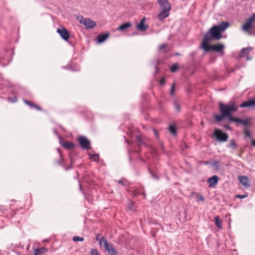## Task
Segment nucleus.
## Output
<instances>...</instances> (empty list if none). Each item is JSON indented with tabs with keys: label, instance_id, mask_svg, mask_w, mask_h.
I'll use <instances>...</instances> for the list:
<instances>
[{
	"label": "nucleus",
	"instance_id": "f257e3e1",
	"mask_svg": "<svg viewBox=\"0 0 255 255\" xmlns=\"http://www.w3.org/2000/svg\"><path fill=\"white\" fill-rule=\"evenodd\" d=\"M219 109L221 115H215L214 118L216 121L220 122L228 116H230L232 113L238 110V107L234 102L231 101L228 104H224L222 103L219 104Z\"/></svg>",
	"mask_w": 255,
	"mask_h": 255
},
{
	"label": "nucleus",
	"instance_id": "f03ea898",
	"mask_svg": "<svg viewBox=\"0 0 255 255\" xmlns=\"http://www.w3.org/2000/svg\"><path fill=\"white\" fill-rule=\"evenodd\" d=\"M230 25L228 22H222L218 25L213 26L204 36L210 40H219L222 38L221 32H224Z\"/></svg>",
	"mask_w": 255,
	"mask_h": 255
},
{
	"label": "nucleus",
	"instance_id": "7ed1b4c3",
	"mask_svg": "<svg viewBox=\"0 0 255 255\" xmlns=\"http://www.w3.org/2000/svg\"><path fill=\"white\" fill-rule=\"evenodd\" d=\"M255 21V13L252 14L243 25L242 29L246 32H248L249 34H252L250 30L253 28V23Z\"/></svg>",
	"mask_w": 255,
	"mask_h": 255
},
{
	"label": "nucleus",
	"instance_id": "20e7f679",
	"mask_svg": "<svg viewBox=\"0 0 255 255\" xmlns=\"http://www.w3.org/2000/svg\"><path fill=\"white\" fill-rule=\"evenodd\" d=\"M104 246L105 249L109 253L110 255H118V252L114 248L113 244L108 242V240H105L103 238Z\"/></svg>",
	"mask_w": 255,
	"mask_h": 255
},
{
	"label": "nucleus",
	"instance_id": "39448f33",
	"mask_svg": "<svg viewBox=\"0 0 255 255\" xmlns=\"http://www.w3.org/2000/svg\"><path fill=\"white\" fill-rule=\"evenodd\" d=\"M214 135L216 137L217 140L219 141H226L227 140L229 137L227 133L223 132L219 129H215Z\"/></svg>",
	"mask_w": 255,
	"mask_h": 255
},
{
	"label": "nucleus",
	"instance_id": "423d86ee",
	"mask_svg": "<svg viewBox=\"0 0 255 255\" xmlns=\"http://www.w3.org/2000/svg\"><path fill=\"white\" fill-rule=\"evenodd\" d=\"M81 18H83L81 16ZM83 23L87 28H92L96 26V22L89 18H81V23Z\"/></svg>",
	"mask_w": 255,
	"mask_h": 255
},
{
	"label": "nucleus",
	"instance_id": "0eeeda50",
	"mask_svg": "<svg viewBox=\"0 0 255 255\" xmlns=\"http://www.w3.org/2000/svg\"><path fill=\"white\" fill-rule=\"evenodd\" d=\"M57 32L60 34L63 39L67 41L70 37V33L68 30L65 27L61 26L57 29Z\"/></svg>",
	"mask_w": 255,
	"mask_h": 255
},
{
	"label": "nucleus",
	"instance_id": "6e6552de",
	"mask_svg": "<svg viewBox=\"0 0 255 255\" xmlns=\"http://www.w3.org/2000/svg\"><path fill=\"white\" fill-rule=\"evenodd\" d=\"M81 147L86 150L92 149L90 141L84 136L81 135Z\"/></svg>",
	"mask_w": 255,
	"mask_h": 255
},
{
	"label": "nucleus",
	"instance_id": "1a4fd4ad",
	"mask_svg": "<svg viewBox=\"0 0 255 255\" xmlns=\"http://www.w3.org/2000/svg\"><path fill=\"white\" fill-rule=\"evenodd\" d=\"M59 139L60 144L65 149H70L74 146V144L70 141H63L62 137L60 135H58Z\"/></svg>",
	"mask_w": 255,
	"mask_h": 255
},
{
	"label": "nucleus",
	"instance_id": "9d476101",
	"mask_svg": "<svg viewBox=\"0 0 255 255\" xmlns=\"http://www.w3.org/2000/svg\"><path fill=\"white\" fill-rule=\"evenodd\" d=\"M224 47L225 46L223 44L218 43L215 45H212V50L221 54V55H223L224 54Z\"/></svg>",
	"mask_w": 255,
	"mask_h": 255
},
{
	"label": "nucleus",
	"instance_id": "9b49d317",
	"mask_svg": "<svg viewBox=\"0 0 255 255\" xmlns=\"http://www.w3.org/2000/svg\"><path fill=\"white\" fill-rule=\"evenodd\" d=\"M157 2L162 10L171 9V5L167 0H157Z\"/></svg>",
	"mask_w": 255,
	"mask_h": 255
},
{
	"label": "nucleus",
	"instance_id": "f8f14e48",
	"mask_svg": "<svg viewBox=\"0 0 255 255\" xmlns=\"http://www.w3.org/2000/svg\"><path fill=\"white\" fill-rule=\"evenodd\" d=\"M252 49L253 48L250 47L243 48L239 53V57L242 58L244 57L245 56H247V60H249L250 59L249 58L248 54L252 50Z\"/></svg>",
	"mask_w": 255,
	"mask_h": 255
},
{
	"label": "nucleus",
	"instance_id": "ddd939ff",
	"mask_svg": "<svg viewBox=\"0 0 255 255\" xmlns=\"http://www.w3.org/2000/svg\"><path fill=\"white\" fill-rule=\"evenodd\" d=\"M211 40L209 39V38H206V36H204V39L202 42V48L206 51H209L210 50H212V45H209V42Z\"/></svg>",
	"mask_w": 255,
	"mask_h": 255
},
{
	"label": "nucleus",
	"instance_id": "4468645a",
	"mask_svg": "<svg viewBox=\"0 0 255 255\" xmlns=\"http://www.w3.org/2000/svg\"><path fill=\"white\" fill-rule=\"evenodd\" d=\"M219 178L217 175H213L209 178L207 180V182L209 184L210 187H213L215 186L219 181Z\"/></svg>",
	"mask_w": 255,
	"mask_h": 255
},
{
	"label": "nucleus",
	"instance_id": "2eb2a0df",
	"mask_svg": "<svg viewBox=\"0 0 255 255\" xmlns=\"http://www.w3.org/2000/svg\"><path fill=\"white\" fill-rule=\"evenodd\" d=\"M255 106V97L249 99L248 101L242 103L240 107L241 108L249 107Z\"/></svg>",
	"mask_w": 255,
	"mask_h": 255
},
{
	"label": "nucleus",
	"instance_id": "dca6fc26",
	"mask_svg": "<svg viewBox=\"0 0 255 255\" xmlns=\"http://www.w3.org/2000/svg\"><path fill=\"white\" fill-rule=\"evenodd\" d=\"M145 20V18L144 17L141 20L140 22L136 25L137 28L141 31H145L148 27L147 25L144 24Z\"/></svg>",
	"mask_w": 255,
	"mask_h": 255
},
{
	"label": "nucleus",
	"instance_id": "f3484780",
	"mask_svg": "<svg viewBox=\"0 0 255 255\" xmlns=\"http://www.w3.org/2000/svg\"><path fill=\"white\" fill-rule=\"evenodd\" d=\"M239 181L245 187H249L250 184L249 183V178L245 176H239L238 177Z\"/></svg>",
	"mask_w": 255,
	"mask_h": 255
},
{
	"label": "nucleus",
	"instance_id": "a211bd4d",
	"mask_svg": "<svg viewBox=\"0 0 255 255\" xmlns=\"http://www.w3.org/2000/svg\"><path fill=\"white\" fill-rule=\"evenodd\" d=\"M169 11L170 10L162 9L157 15L158 19L159 20H163L164 19L167 17L169 15Z\"/></svg>",
	"mask_w": 255,
	"mask_h": 255
},
{
	"label": "nucleus",
	"instance_id": "6ab92c4d",
	"mask_svg": "<svg viewBox=\"0 0 255 255\" xmlns=\"http://www.w3.org/2000/svg\"><path fill=\"white\" fill-rule=\"evenodd\" d=\"M109 36L110 34L108 32L99 34L97 38L98 43H101L103 42Z\"/></svg>",
	"mask_w": 255,
	"mask_h": 255
},
{
	"label": "nucleus",
	"instance_id": "aec40b11",
	"mask_svg": "<svg viewBox=\"0 0 255 255\" xmlns=\"http://www.w3.org/2000/svg\"><path fill=\"white\" fill-rule=\"evenodd\" d=\"M23 101L25 104H26L27 105H28L31 108H35V109H36L37 110H38V111L42 110V108L40 107L35 104L34 103H32V102L29 101L25 99H23Z\"/></svg>",
	"mask_w": 255,
	"mask_h": 255
},
{
	"label": "nucleus",
	"instance_id": "412c9836",
	"mask_svg": "<svg viewBox=\"0 0 255 255\" xmlns=\"http://www.w3.org/2000/svg\"><path fill=\"white\" fill-rule=\"evenodd\" d=\"M131 26V24L129 22L124 23L117 28V30L120 31H124L128 28H129Z\"/></svg>",
	"mask_w": 255,
	"mask_h": 255
},
{
	"label": "nucleus",
	"instance_id": "4be33fe9",
	"mask_svg": "<svg viewBox=\"0 0 255 255\" xmlns=\"http://www.w3.org/2000/svg\"><path fill=\"white\" fill-rule=\"evenodd\" d=\"M47 249L44 247L35 249L34 251V255H40L46 253Z\"/></svg>",
	"mask_w": 255,
	"mask_h": 255
},
{
	"label": "nucleus",
	"instance_id": "5701e85b",
	"mask_svg": "<svg viewBox=\"0 0 255 255\" xmlns=\"http://www.w3.org/2000/svg\"><path fill=\"white\" fill-rule=\"evenodd\" d=\"M88 154L89 156V159L94 161H98L99 159V155L98 154H92L91 152H89Z\"/></svg>",
	"mask_w": 255,
	"mask_h": 255
},
{
	"label": "nucleus",
	"instance_id": "b1692460",
	"mask_svg": "<svg viewBox=\"0 0 255 255\" xmlns=\"http://www.w3.org/2000/svg\"><path fill=\"white\" fill-rule=\"evenodd\" d=\"M103 238L105 239V240H107L105 237L102 236L100 234H98L96 235V239L97 241L99 242V245L100 246H103L104 245V242L102 241L103 240Z\"/></svg>",
	"mask_w": 255,
	"mask_h": 255
},
{
	"label": "nucleus",
	"instance_id": "393cba45",
	"mask_svg": "<svg viewBox=\"0 0 255 255\" xmlns=\"http://www.w3.org/2000/svg\"><path fill=\"white\" fill-rule=\"evenodd\" d=\"M215 225L219 229H222V222L220 221L219 216H216L215 217Z\"/></svg>",
	"mask_w": 255,
	"mask_h": 255
},
{
	"label": "nucleus",
	"instance_id": "a878e982",
	"mask_svg": "<svg viewBox=\"0 0 255 255\" xmlns=\"http://www.w3.org/2000/svg\"><path fill=\"white\" fill-rule=\"evenodd\" d=\"M244 132L245 137H251L252 133L248 128H245L244 129Z\"/></svg>",
	"mask_w": 255,
	"mask_h": 255
},
{
	"label": "nucleus",
	"instance_id": "bb28decb",
	"mask_svg": "<svg viewBox=\"0 0 255 255\" xmlns=\"http://www.w3.org/2000/svg\"><path fill=\"white\" fill-rule=\"evenodd\" d=\"M168 129L170 132L173 134H175L176 133V128L174 125H171L168 128Z\"/></svg>",
	"mask_w": 255,
	"mask_h": 255
},
{
	"label": "nucleus",
	"instance_id": "cd10ccee",
	"mask_svg": "<svg viewBox=\"0 0 255 255\" xmlns=\"http://www.w3.org/2000/svg\"><path fill=\"white\" fill-rule=\"evenodd\" d=\"M228 146L235 150L238 148V145L236 144V143L234 140H232L231 141V142L228 145Z\"/></svg>",
	"mask_w": 255,
	"mask_h": 255
},
{
	"label": "nucleus",
	"instance_id": "c85d7f7f",
	"mask_svg": "<svg viewBox=\"0 0 255 255\" xmlns=\"http://www.w3.org/2000/svg\"><path fill=\"white\" fill-rule=\"evenodd\" d=\"M167 47V44H162L159 46V50H164V53H166L167 51L166 50V48Z\"/></svg>",
	"mask_w": 255,
	"mask_h": 255
},
{
	"label": "nucleus",
	"instance_id": "c756f323",
	"mask_svg": "<svg viewBox=\"0 0 255 255\" xmlns=\"http://www.w3.org/2000/svg\"><path fill=\"white\" fill-rule=\"evenodd\" d=\"M178 67L179 65L177 63L174 64L170 67V71L172 72H175L178 69Z\"/></svg>",
	"mask_w": 255,
	"mask_h": 255
},
{
	"label": "nucleus",
	"instance_id": "7c9ffc66",
	"mask_svg": "<svg viewBox=\"0 0 255 255\" xmlns=\"http://www.w3.org/2000/svg\"><path fill=\"white\" fill-rule=\"evenodd\" d=\"M173 104H174V108H175L176 111L178 113L180 112V105L178 103V102L177 101H174Z\"/></svg>",
	"mask_w": 255,
	"mask_h": 255
},
{
	"label": "nucleus",
	"instance_id": "2f4dec72",
	"mask_svg": "<svg viewBox=\"0 0 255 255\" xmlns=\"http://www.w3.org/2000/svg\"><path fill=\"white\" fill-rule=\"evenodd\" d=\"M91 255H101L98 251L96 249H93L90 251Z\"/></svg>",
	"mask_w": 255,
	"mask_h": 255
},
{
	"label": "nucleus",
	"instance_id": "473e14b6",
	"mask_svg": "<svg viewBox=\"0 0 255 255\" xmlns=\"http://www.w3.org/2000/svg\"><path fill=\"white\" fill-rule=\"evenodd\" d=\"M148 170L149 172V173H150L151 176L154 178V179H158L159 177L158 176L155 174L154 173L153 171H152L149 168H148Z\"/></svg>",
	"mask_w": 255,
	"mask_h": 255
},
{
	"label": "nucleus",
	"instance_id": "72a5a7b5",
	"mask_svg": "<svg viewBox=\"0 0 255 255\" xmlns=\"http://www.w3.org/2000/svg\"><path fill=\"white\" fill-rule=\"evenodd\" d=\"M8 101L11 102L12 103H15L17 101V98L16 96L13 97V98L9 97L7 99Z\"/></svg>",
	"mask_w": 255,
	"mask_h": 255
},
{
	"label": "nucleus",
	"instance_id": "f704fd0d",
	"mask_svg": "<svg viewBox=\"0 0 255 255\" xmlns=\"http://www.w3.org/2000/svg\"><path fill=\"white\" fill-rule=\"evenodd\" d=\"M228 118V120L230 122H235L236 118L235 117H234L232 116V114L230 115V116L227 117Z\"/></svg>",
	"mask_w": 255,
	"mask_h": 255
},
{
	"label": "nucleus",
	"instance_id": "c9c22d12",
	"mask_svg": "<svg viewBox=\"0 0 255 255\" xmlns=\"http://www.w3.org/2000/svg\"><path fill=\"white\" fill-rule=\"evenodd\" d=\"M247 196H248L247 194H246L244 195H236V198L243 199V198H246Z\"/></svg>",
	"mask_w": 255,
	"mask_h": 255
},
{
	"label": "nucleus",
	"instance_id": "e433bc0d",
	"mask_svg": "<svg viewBox=\"0 0 255 255\" xmlns=\"http://www.w3.org/2000/svg\"><path fill=\"white\" fill-rule=\"evenodd\" d=\"M175 84H173L171 87L170 95L173 96L174 94Z\"/></svg>",
	"mask_w": 255,
	"mask_h": 255
},
{
	"label": "nucleus",
	"instance_id": "4c0bfd02",
	"mask_svg": "<svg viewBox=\"0 0 255 255\" xmlns=\"http://www.w3.org/2000/svg\"><path fill=\"white\" fill-rule=\"evenodd\" d=\"M153 132L157 139L159 138V133L158 130L155 128H153Z\"/></svg>",
	"mask_w": 255,
	"mask_h": 255
},
{
	"label": "nucleus",
	"instance_id": "58836bf2",
	"mask_svg": "<svg viewBox=\"0 0 255 255\" xmlns=\"http://www.w3.org/2000/svg\"><path fill=\"white\" fill-rule=\"evenodd\" d=\"M219 161L217 160H213L211 163V164L213 166H217L219 165Z\"/></svg>",
	"mask_w": 255,
	"mask_h": 255
},
{
	"label": "nucleus",
	"instance_id": "ea45409f",
	"mask_svg": "<svg viewBox=\"0 0 255 255\" xmlns=\"http://www.w3.org/2000/svg\"><path fill=\"white\" fill-rule=\"evenodd\" d=\"M165 83V79L164 77H162L159 81V84L160 85H163Z\"/></svg>",
	"mask_w": 255,
	"mask_h": 255
},
{
	"label": "nucleus",
	"instance_id": "a19ab883",
	"mask_svg": "<svg viewBox=\"0 0 255 255\" xmlns=\"http://www.w3.org/2000/svg\"><path fill=\"white\" fill-rule=\"evenodd\" d=\"M242 124L244 125H245V126L249 125L250 124L249 121L248 119H246L245 120H243Z\"/></svg>",
	"mask_w": 255,
	"mask_h": 255
},
{
	"label": "nucleus",
	"instance_id": "79ce46f5",
	"mask_svg": "<svg viewBox=\"0 0 255 255\" xmlns=\"http://www.w3.org/2000/svg\"><path fill=\"white\" fill-rule=\"evenodd\" d=\"M235 122L242 124L243 120H242L241 119H240V118H236Z\"/></svg>",
	"mask_w": 255,
	"mask_h": 255
},
{
	"label": "nucleus",
	"instance_id": "37998d69",
	"mask_svg": "<svg viewBox=\"0 0 255 255\" xmlns=\"http://www.w3.org/2000/svg\"><path fill=\"white\" fill-rule=\"evenodd\" d=\"M235 122L242 124L243 120H242L241 119H240V118H236Z\"/></svg>",
	"mask_w": 255,
	"mask_h": 255
},
{
	"label": "nucleus",
	"instance_id": "c03bdc74",
	"mask_svg": "<svg viewBox=\"0 0 255 255\" xmlns=\"http://www.w3.org/2000/svg\"><path fill=\"white\" fill-rule=\"evenodd\" d=\"M235 122L242 124L243 120H242L241 119H240V118H236Z\"/></svg>",
	"mask_w": 255,
	"mask_h": 255
},
{
	"label": "nucleus",
	"instance_id": "a18cd8bd",
	"mask_svg": "<svg viewBox=\"0 0 255 255\" xmlns=\"http://www.w3.org/2000/svg\"><path fill=\"white\" fill-rule=\"evenodd\" d=\"M73 240L74 241H80V237L79 236H74L73 238Z\"/></svg>",
	"mask_w": 255,
	"mask_h": 255
},
{
	"label": "nucleus",
	"instance_id": "49530a36",
	"mask_svg": "<svg viewBox=\"0 0 255 255\" xmlns=\"http://www.w3.org/2000/svg\"><path fill=\"white\" fill-rule=\"evenodd\" d=\"M118 183L121 184H122V185H124V186L125 185L124 182V180L123 179L119 180L118 181Z\"/></svg>",
	"mask_w": 255,
	"mask_h": 255
},
{
	"label": "nucleus",
	"instance_id": "de8ad7c7",
	"mask_svg": "<svg viewBox=\"0 0 255 255\" xmlns=\"http://www.w3.org/2000/svg\"><path fill=\"white\" fill-rule=\"evenodd\" d=\"M199 199L200 201H204V198L202 195H200L199 196Z\"/></svg>",
	"mask_w": 255,
	"mask_h": 255
},
{
	"label": "nucleus",
	"instance_id": "09e8293b",
	"mask_svg": "<svg viewBox=\"0 0 255 255\" xmlns=\"http://www.w3.org/2000/svg\"><path fill=\"white\" fill-rule=\"evenodd\" d=\"M140 194L143 195V197L145 198L146 196L145 193L144 192H140Z\"/></svg>",
	"mask_w": 255,
	"mask_h": 255
},
{
	"label": "nucleus",
	"instance_id": "8fccbe9b",
	"mask_svg": "<svg viewBox=\"0 0 255 255\" xmlns=\"http://www.w3.org/2000/svg\"><path fill=\"white\" fill-rule=\"evenodd\" d=\"M252 144L254 146H255V139H253L252 141Z\"/></svg>",
	"mask_w": 255,
	"mask_h": 255
},
{
	"label": "nucleus",
	"instance_id": "3c124183",
	"mask_svg": "<svg viewBox=\"0 0 255 255\" xmlns=\"http://www.w3.org/2000/svg\"><path fill=\"white\" fill-rule=\"evenodd\" d=\"M77 140L80 143V135L77 137Z\"/></svg>",
	"mask_w": 255,
	"mask_h": 255
},
{
	"label": "nucleus",
	"instance_id": "603ef678",
	"mask_svg": "<svg viewBox=\"0 0 255 255\" xmlns=\"http://www.w3.org/2000/svg\"><path fill=\"white\" fill-rule=\"evenodd\" d=\"M225 128H227V129H230V127H229V126H225Z\"/></svg>",
	"mask_w": 255,
	"mask_h": 255
},
{
	"label": "nucleus",
	"instance_id": "864d4df0",
	"mask_svg": "<svg viewBox=\"0 0 255 255\" xmlns=\"http://www.w3.org/2000/svg\"><path fill=\"white\" fill-rule=\"evenodd\" d=\"M160 146H161V148L163 149V145L162 143H161Z\"/></svg>",
	"mask_w": 255,
	"mask_h": 255
},
{
	"label": "nucleus",
	"instance_id": "5fc2aeb1",
	"mask_svg": "<svg viewBox=\"0 0 255 255\" xmlns=\"http://www.w3.org/2000/svg\"><path fill=\"white\" fill-rule=\"evenodd\" d=\"M3 210H4V209L2 207L0 208V211L2 212Z\"/></svg>",
	"mask_w": 255,
	"mask_h": 255
},
{
	"label": "nucleus",
	"instance_id": "6e6d98bb",
	"mask_svg": "<svg viewBox=\"0 0 255 255\" xmlns=\"http://www.w3.org/2000/svg\"><path fill=\"white\" fill-rule=\"evenodd\" d=\"M76 174H77V177H75L76 178H78V176H79V174H78V172H77Z\"/></svg>",
	"mask_w": 255,
	"mask_h": 255
},
{
	"label": "nucleus",
	"instance_id": "4d7b16f0",
	"mask_svg": "<svg viewBox=\"0 0 255 255\" xmlns=\"http://www.w3.org/2000/svg\"><path fill=\"white\" fill-rule=\"evenodd\" d=\"M84 240L83 238L81 237V242H82Z\"/></svg>",
	"mask_w": 255,
	"mask_h": 255
},
{
	"label": "nucleus",
	"instance_id": "13d9d810",
	"mask_svg": "<svg viewBox=\"0 0 255 255\" xmlns=\"http://www.w3.org/2000/svg\"><path fill=\"white\" fill-rule=\"evenodd\" d=\"M77 19L78 20L80 21L79 16H77Z\"/></svg>",
	"mask_w": 255,
	"mask_h": 255
},
{
	"label": "nucleus",
	"instance_id": "bf43d9fd",
	"mask_svg": "<svg viewBox=\"0 0 255 255\" xmlns=\"http://www.w3.org/2000/svg\"><path fill=\"white\" fill-rule=\"evenodd\" d=\"M175 55H179V53H175Z\"/></svg>",
	"mask_w": 255,
	"mask_h": 255
},
{
	"label": "nucleus",
	"instance_id": "052dcab7",
	"mask_svg": "<svg viewBox=\"0 0 255 255\" xmlns=\"http://www.w3.org/2000/svg\"><path fill=\"white\" fill-rule=\"evenodd\" d=\"M209 163V162L208 161H206L205 162V164H208Z\"/></svg>",
	"mask_w": 255,
	"mask_h": 255
},
{
	"label": "nucleus",
	"instance_id": "680f3d73",
	"mask_svg": "<svg viewBox=\"0 0 255 255\" xmlns=\"http://www.w3.org/2000/svg\"><path fill=\"white\" fill-rule=\"evenodd\" d=\"M234 69H232V70H231V72H234Z\"/></svg>",
	"mask_w": 255,
	"mask_h": 255
},
{
	"label": "nucleus",
	"instance_id": "e2e57ef3",
	"mask_svg": "<svg viewBox=\"0 0 255 255\" xmlns=\"http://www.w3.org/2000/svg\"><path fill=\"white\" fill-rule=\"evenodd\" d=\"M79 185H80V181H79Z\"/></svg>",
	"mask_w": 255,
	"mask_h": 255
}]
</instances>
